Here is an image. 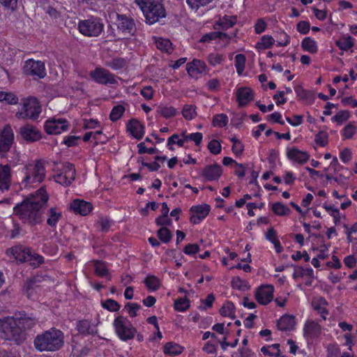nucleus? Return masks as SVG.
I'll use <instances>...</instances> for the list:
<instances>
[{"instance_id": "8", "label": "nucleus", "mask_w": 357, "mask_h": 357, "mask_svg": "<svg viewBox=\"0 0 357 357\" xmlns=\"http://www.w3.org/2000/svg\"><path fill=\"white\" fill-rule=\"evenodd\" d=\"M45 176V169L43 163L38 160L34 164H29L26 167L25 176L23 182L32 184L42 182Z\"/></svg>"}, {"instance_id": "22", "label": "nucleus", "mask_w": 357, "mask_h": 357, "mask_svg": "<svg viewBox=\"0 0 357 357\" xmlns=\"http://www.w3.org/2000/svg\"><path fill=\"white\" fill-rule=\"evenodd\" d=\"M236 98L239 106L243 107L254 98V93L248 87H241L236 91Z\"/></svg>"}, {"instance_id": "11", "label": "nucleus", "mask_w": 357, "mask_h": 357, "mask_svg": "<svg viewBox=\"0 0 357 357\" xmlns=\"http://www.w3.org/2000/svg\"><path fill=\"white\" fill-rule=\"evenodd\" d=\"M76 170L74 165L66 162L63 167V172L54 176L55 181L58 183L68 186L75 178Z\"/></svg>"}, {"instance_id": "48", "label": "nucleus", "mask_w": 357, "mask_h": 357, "mask_svg": "<svg viewBox=\"0 0 357 357\" xmlns=\"http://www.w3.org/2000/svg\"><path fill=\"white\" fill-rule=\"evenodd\" d=\"M157 111L166 119L174 116L177 113L176 109L173 107L159 106Z\"/></svg>"}, {"instance_id": "1", "label": "nucleus", "mask_w": 357, "mask_h": 357, "mask_svg": "<svg viewBox=\"0 0 357 357\" xmlns=\"http://www.w3.org/2000/svg\"><path fill=\"white\" fill-rule=\"evenodd\" d=\"M48 200L45 189L40 188L16 204L13 211L23 223L36 225L42 222L43 210L47 207Z\"/></svg>"}, {"instance_id": "19", "label": "nucleus", "mask_w": 357, "mask_h": 357, "mask_svg": "<svg viewBox=\"0 0 357 357\" xmlns=\"http://www.w3.org/2000/svg\"><path fill=\"white\" fill-rule=\"evenodd\" d=\"M222 174V168L217 163L206 165L202 172V176L209 181L218 180Z\"/></svg>"}, {"instance_id": "25", "label": "nucleus", "mask_w": 357, "mask_h": 357, "mask_svg": "<svg viewBox=\"0 0 357 357\" xmlns=\"http://www.w3.org/2000/svg\"><path fill=\"white\" fill-rule=\"evenodd\" d=\"M295 318L293 315L284 314L278 321V328L282 331H291L295 326Z\"/></svg>"}, {"instance_id": "63", "label": "nucleus", "mask_w": 357, "mask_h": 357, "mask_svg": "<svg viewBox=\"0 0 357 357\" xmlns=\"http://www.w3.org/2000/svg\"><path fill=\"white\" fill-rule=\"evenodd\" d=\"M155 223L158 226L171 225L172 220L168 218V215H161L155 220Z\"/></svg>"}, {"instance_id": "5", "label": "nucleus", "mask_w": 357, "mask_h": 357, "mask_svg": "<svg viewBox=\"0 0 357 357\" xmlns=\"http://www.w3.org/2000/svg\"><path fill=\"white\" fill-rule=\"evenodd\" d=\"M22 101V109L16 112L15 116L19 119L37 120L41 113V106L38 100L35 97L29 96L24 98Z\"/></svg>"}, {"instance_id": "10", "label": "nucleus", "mask_w": 357, "mask_h": 357, "mask_svg": "<svg viewBox=\"0 0 357 357\" xmlns=\"http://www.w3.org/2000/svg\"><path fill=\"white\" fill-rule=\"evenodd\" d=\"M90 76L93 80L100 84H116L117 80L115 76L108 70L102 68H96L90 72Z\"/></svg>"}, {"instance_id": "44", "label": "nucleus", "mask_w": 357, "mask_h": 357, "mask_svg": "<svg viewBox=\"0 0 357 357\" xmlns=\"http://www.w3.org/2000/svg\"><path fill=\"white\" fill-rule=\"evenodd\" d=\"M101 305L103 308L112 312H118L121 307L120 304L112 298H108L104 302H102Z\"/></svg>"}, {"instance_id": "38", "label": "nucleus", "mask_w": 357, "mask_h": 357, "mask_svg": "<svg viewBox=\"0 0 357 357\" xmlns=\"http://www.w3.org/2000/svg\"><path fill=\"white\" fill-rule=\"evenodd\" d=\"M235 306L231 302H227L220 310V313L223 317H230L231 318H235L234 315Z\"/></svg>"}, {"instance_id": "30", "label": "nucleus", "mask_w": 357, "mask_h": 357, "mask_svg": "<svg viewBox=\"0 0 357 357\" xmlns=\"http://www.w3.org/2000/svg\"><path fill=\"white\" fill-rule=\"evenodd\" d=\"M18 319V324L25 330L32 328L37 321L36 317L28 316L26 314H23Z\"/></svg>"}, {"instance_id": "15", "label": "nucleus", "mask_w": 357, "mask_h": 357, "mask_svg": "<svg viewBox=\"0 0 357 357\" xmlns=\"http://www.w3.org/2000/svg\"><path fill=\"white\" fill-rule=\"evenodd\" d=\"M274 289L272 285H262L257 289L255 298L261 305H267L273 298Z\"/></svg>"}, {"instance_id": "23", "label": "nucleus", "mask_w": 357, "mask_h": 357, "mask_svg": "<svg viewBox=\"0 0 357 357\" xmlns=\"http://www.w3.org/2000/svg\"><path fill=\"white\" fill-rule=\"evenodd\" d=\"M10 185V167L8 165H0V190H8Z\"/></svg>"}, {"instance_id": "40", "label": "nucleus", "mask_w": 357, "mask_h": 357, "mask_svg": "<svg viewBox=\"0 0 357 357\" xmlns=\"http://www.w3.org/2000/svg\"><path fill=\"white\" fill-rule=\"evenodd\" d=\"M158 238L164 243H168L172 238V234L166 227H162L157 231Z\"/></svg>"}, {"instance_id": "29", "label": "nucleus", "mask_w": 357, "mask_h": 357, "mask_svg": "<svg viewBox=\"0 0 357 357\" xmlns=\"http://www.w3.org/2000/svg\"><path fill=\"white\" fill-rule=\"evenodd\" d=\"M61 218V211L56 207H52L47 211V224L51 227H56Z\"/></svg>"}, {"instance_id": "33", "label": "nucleus", "mask_w": 357, "mask_h": 357, "mask_svg": "<svg viewBox=\"0 0 357 357\" xmlns=\"http://www.w3.org/2000/svg\"><path fill=\"white\" fill-rule=\"evenodd\" d=\"M236 16L225 15L219 19L217 24L222 29H227L236 24Z\"/></svg>"}, {"instance_id": "57", "label": "nucleus", "mask_w": 357, "mask_h": 357, "mask_svg": "<svg viewBox=\"0 0 357 357\" xmlns=\"http://www.w3.org/2000/svg\"><path fill=\"white\" fill-rule=\"evenodd\" d=\"M328 133L324 131H320L315 135V142L321 146H325L328 144Z\"/></svg>"}, {"instance_id": "35", "label": "nucleus", "mask_w": 357, "mask_h": 357, "mask_svg": "<svg viewBox=\"0 0 357 357\" xmlns=\"http://www.w3.org/2000/svg\"><path fill=\"white\" fill-rule=\"evenodd\" d=\"M144 282L150 291H156L160 287V280L155 275H148Z\"/></svg>"}, {"instance_id": "36", "label": "nucleus", "mask_w": 357, "mask_h": 357, "mask_svg": "<svg viewBox=\"0 0 357 357\" xmlns=\"http://www.w3.org/2000/svg\"><path fill=\"white\" fill-rule=\"evenodd\" d=\"M183 348L178 344L169 342L164 346V353L169 355H178L181 354Z\"/></svg>"}, {"instance_id": "53", "label": "nucleus", "mask_w": 357, "mask_h": 357, "mask_svg": "<svg viewBox=\"0 0 357 357\" xmlns=\"http://www.w3.org/2000/svg\"><path fill=\"white\" fill-rule=\"evenodd\" d=\"M96 225L102 232H107L112 225V221L107 217H101L98 220Z\"/></svg>"}, {"instance_id": "42", "label": "nucleus", "mask_w": 357, "mask_h": 357, "mask_svg": "<svg viewBox=\"0 0 357 357\" xmlns=\"http://www.w3.org/2000/svg\"><path fill=\"white\" fill-rule=\"evenodd\" d=\"M336 45L342 50L347 51L354 46L351 36L342 37L335 42Z\"/></svg>"}, {"instance_id": "50", "label": "nucleus", "mask_w": 357, "mask_h": 357, "mask_svg": "<svg viewBox=\"0 0 357 357\" xmlns=\"http://www.w3.org/2000/svg\"><path fill=\"white\" fill-rule=\"evenodd\" d=\"M179 136L177 134H174L171 137H169L167 139V146L169 149L173 151L174 149L173 148L174 144H177L180 147H183L184 146V140L183 139H178Z\"/></svg>"}, {"instance_id": "9", "label": "nucleus", "mask_w": 357, "mask_h": 357, "mask_svg": "<svg viewBox=\"0 0 357 357\" xmlns=\"http://www.w3.org/2000/svg\"><path fill=\"white\" fill-rule=\"evenodd\" d=\"M23 70L26 75L32 76L35 78L42 79L46 76L45 63L40 61L27 60L23 67Z\"/></svg>"}, {"instance_id": "59", "label": "nucleus", "mask_w": 357, "mask_h": 357, "mask_svg": "<svg viewBox=\"0 0 357 357\" xmlns=\"http://www.w3.org/2000/svg\"><path fill=\"white\" fill-rule=\"evenodd\" d=\"M231 286L233 288H236L239 290H245L248 286L245 282L241 280L239 277H234L231 280Z\"/></svg>"}, {"instance_id": "41", "label": "nucleus", "mask_w": 357, "mask_h": 357, "mask_svg": "<svg viewBox=\"0 0 357 357\" xmlns=\"http://www.w3.org/2000/svg\"><path fill=\"white\" fill-rule=\"evenodd\" d=\"M273 213L280 216H284L290 213V209L281 202H275L272 205Z\"/></svg>"}, {"instance_id": "14", "label": "nucleus", "mask_w": 357, "mask_h": 357, "mask_svg": "<svg viewBox=\"0 0 357 357\" xmlns=\"http://www.w3.org/2000/svg\"><path fill=\"white\" fill-rule=\"evenodd\" d=\"M116 25L119 31L130 36H133L136 31L134 20L126 15L117 14Z\"/></svg>"}, {"instance_id": "21", "label": "nucleus", "mask_w": 357, "mask_h": 357, "mask_svg": "<svg viewBox=\"0 0 357 357\" xmlns=\"http://www.w3.org/2000/svg\"><path fill=\"white\" fill-rule=\"evenodd\" d=\"M70 208L75 213L86 215L91 211L93 206L90 202L75 199L70 204Z\"/></svg>"}, {"instance_id": "34", "label": "nucleus", "mask_w": 357, "mask_h": 357, "mask_svg": "<svg viewBox=\"0 0 357 357\" xmlns=\"http://www.w3.org/2000/svg\"><path fill=\"white\" fill-rule=\"evenodd\" d=\"M301 46L305 51L312 54L316 53L318 50L316 41L310 37L305 38L301 43Z\"/></svg>"}, {"instance_id": "61", "label": "nucleus", "mask_w": 357, "mask_h": 357, "mask_svg": "<svg viewBox=\"0 0 357 357\" xmlns=\"http://www.w3.org/2000/svg\"><path fill=\"white\" fill-rule=\"evenodd\" d=\"M356 132V128L351 123L346 126L343 129V135L347 139L351 138Z\"/></svg>"}, {"instance_id": "37", "label": "nucleus", "mask_w": 357, "mask_h": 357, "mask_svg": "<svg viewBox=\"0 0 357 357\" xmlns=\"http://www.w3.org/2000/svg\"><path fill=\"white\" fill-rule=\"evenodd\" d=\"M3 101L9 105H16L18 103V98L12 92L0 91V102Z\"/></svg>"}, {"instance_id": "18", "label": "nucleus", "mask_w": 357, "mask_h": 357, "mask_svg": "<svg viewBox=\"0 0 357 357\" xmlns=\"http://www.w3.org/2000/svg\"><path fill=\"white\" fill-rule=\"evenodd\" d=\"M14 141V133L10 126H6L0 137V153L9 151Z\"/></svg>"}, {"instance_id": "56", "label": "nucleus", "mask_w": 357, "mask_h": 357, "mask_svg": "<svg viewBox=\"0 0 357 357\" xmlns=\"http://www.w3.org/2000/svg\"><path fill=\"white\" fill-rule=\"evenodd\" d=\"M213 0H186L188 5L195 10H197L201 6H205Z\"/></svg>"}, {"instance_id": "28", "label": "nucleus", "mask_w": 357, "mask_h": 357, "mask_svg": "<svg viewBox=\"0 0 357 357\" xmlns=\"http://www.w3.org/2000/svg\"><path fill=\"white\" fill-rule=\"evenodd\" d=\"M287 157L299 163H305L308 160L310 155L307 152L301 151L297 148H293L288 150Z\"/></svg>"}, {"instance_id": "6", "label": "nucleus", "mask_w": 357, "mask_h": 357, "mask_svg": "<svg viewBox=\"0 0 357 357\" xmlns=\"http://www.w3.org/2000/svg\"><path fill=\"white\" fill-rule=\"evenodd\" d=\"M104 24L99 17H91L78 22V30L86 37H98L104 30Z\"/></svg>"}, {"instance_id": "39", "label": "nucleus", "mask_w": 357, "mask_h": 357, "mask_svg": "<svg viewBox=\"0 0 357 357\" xmlns=\"http://www.w3.org/2000/svg\"><path fill=\"white\" fill-rule=\"evenodd\" d=\"M181 136L183 137L185 142L192 140L195 142L196 146L200 145L203 138V135L201 132H194L190 135H186V131H184L181 133Z\"/></svg>"}, {"instance_id": "62", "label": "nucleus", "mask_w": 357, "mask_h": 357, "mask_svg": "<svg viewBox=\"0 0 357 357\" xmlns=\"http://www.w3.org/2000/svg\"><path fill=\"white\" fill-rule=\"evenodd\" d=\"M297 31L302 34H307L310 29V23L307 21H301L297 24Z\"/></svg>"}, {"instance_id": "47", "label": "nucleus", "mask_w": 357, "mask_h": 357, "mask_svg": "<svg viewBox=\"0 0 357 357\" xmlns=\"http://www.w3.org/2000/svg\"><path fill=\"white\" fill-rule=\"evenodd\" d=\"M189 307L190 301L186 297L178 298L174 302V309L176 311L184 312Z\"/></svg>"}, {"instance_id": "2", "label": "nucleus", "mask_w": 357, "mask_h": 357, "mask_svg": "<svg viewBox=\"0 0 357 357\" xmlns=\"http://www.w3.org/2000/svg\"><path fill=\"white\" fill-rule=\"evenodd\" d=\"M64 344V335L60 330L52 328L34 339L33 345L38 351H55L60 349Z\"/></svg>"}, {"instance_id": "24", "label": "nucleus", "mask_w": 357, "mask_h": 357, "mask_svg": "<svg viewBox=\"0 0 357 357\" xmlns=\"http://www.w3.org/2000/svg\"><path fill=\"white\" fill-rule=\"evenodd\" d=\"M304 335L308 338L317 337L321 333V326L317 323L311 321L305 323L304 326Z\"/></svg>"}, {"instance_id": "4", "label": "nucleus", "mask_w": 357, "mask_h": 357, "mask_svg": "<svg viewBox=\"0 0 357 357\" xmlns=\"http://www.w3.org/2000/svg\"><path fill=\"white\" fill-rule=\"evenodd\" d=\"M140 7L146 19V22L153 24L166 17V11L163 5L153 0H135Z\"/></svg>"}, {"instance_id": "55", "label": "nucleus", "mask_w": 357, "mask_h": 357, "mask_svg": "<svg viewBox=\"0 0 357 357\" xmlns=\"http://www.w3.org/2000/svg\"><path fill=\"white\" fill-rule=\"evenodd\" d=\"M208 149L212 154L218 155L221 152L222 146L218 140L212 139L208 144Z\"/></svg>"}, {"instance_id": "43", "label": "nucleus", "mask_w": 357, "mask_h": 357, "mask_svg": "<svg viewBox=\"0 0 357 357\" xmlns=\"http://www.w3.org/2000/svg\"><path fill=\"white\" fill-rule=\"evenodd\" d=\"M125 112V107L121 105L114 106L109 114V119L115 122L120 119Z\"/></svg>"}, {"instance_id": "13", "label": "nucleus", "mask_w": 357, "mask_h": 357, "mask_svg": "<svg viewBox=\"0 0 357 357\" xmlns=\"http://www.w3.org/2000/svg\"><path fill=\"white\" fill-rule=\"evenodd\" d=\"M18 133L22 139L29 143L37 142L41 138L40 130L31 124L20 127Z\"/></svg>"}, {"instance_id": "46", "label": "nucleus", "mask_w": 357, "mask_h": 357, "mask_svg": "<svg viewBox=\"0 0 357 357\" xmlns=\"http://www.w3.org/2000/svg\"><path fill=\"white\" fill-rule=\"evenodd\" d=\"M245 61L244 54H238L235 56V67L238 75H242L245 69Z\"/></svg>"}, {"instance_id": "26", "label": "nucleus", "mask_w": 357, "mask_h": 357, "mask_svg": "<svg viewBox=\"0 0 357 357\" xmlns=\"http://www.w3.org/2000/svg\"><path fill=\"white\" fill-rule=\"evenodd\" d=\"M187 71L191 77L197 76L205 71L206 64L204 62L194 59L191 63L187 64Z\"/></svg>"}, {"instance_id": "17", "label": "nucleus", "mask_w": 357, "mask_h": 357, "mask_svg": "<svg viewBox=\"0 0 357 357\" xmlns=\"http://www.w3.org/2000/svg\"><path fill=\"white\" fill-rule=\"evenodd\" d=\"M211 207L208 204L193 206L190 211L192 213L190 222L193 224L200 223L209 213Z\"/></svg>"}, {"instance_id": "7", "label": "nucleus", "mask_w": 357, "mask_h": 357, "mask_svg": "<svg viewBox=\"0 0 357 357\" xmlns=\"http://www.w3.org/2000/svg\"><path fill=\"white\" fill-rule=\"evenodd\" d=\"M113 326L116 335L123 341L132 340L137 332L130 321L123 316H118L114 319Z\"/></svg>"}, {"instance_id": "64", "label": "nucleus", "mask_w": 357, "mask_h": 357, "mask_svg": "<svg viewBox=\"0 0 357 357\" xmlns=\"http://www.w3.org/2000/svg\"><path fill=\"white\" fill-rule=\"evenodd\" d=\"M199 251V246L197 244H188L183 249L185 254L192 255Z\"/></svg>"}, {"instance_id": "16", "label": "nucleus", "mask_w": 357, "mask_h": 357, "mask_svg": "<svg viewBox=\"0 0 357 357\" xmlns=\"http://www.w3.org/2000/svg\"><path fill=\"white\" fill-rule=\"evenodd\" d=\"M8 255L13 256L15 259L20 262L32 260V255L29 248L21 245L14 246L6 250Z\"/></svg>"}, {"instance_id": "60", "label": "nucleus", "mask_w": 357, "mask_h": 357, "mask_svg": "<svg viewBox=\"0 0 357 357\" xmlns=\"http://www.w3.org/2000/svg\"><path fill=\"white\" fill-rule=\"evenodd\" d=\"M224 60V57L218 54H210L208 56V61L211 66L220 64Z\"/></svg>"}, {"instance_id": "58", "label": "nucleus", "mask_w": 357, "mask_h": 357, "mask_svg": "<svg viewBox=\"0 0 357 357\" xmlns=\"http://www.w3.org/2000/svg\"><path fill=\"white\" fill-rule=\"evenodd\" d=\"M349 118V112L348 111H340L332 118V121L337 122L338 124L342 123L344 121Z\"/></svg>"}, {"instance_id": "45", "label": "nucleus", "mask_w": 357, "mask_h": 357, "mask_svg": "<svg viewBox=\"0 0 357 357\" xmlns=\"http://www.w3.org/2000/svg\"><path fill=\"white\" fill-rule=\"evenodd\" d=\"M196 107L192 105H185L182 109V114L186 120H192L197 116Z\"/></svg>"}, {"instance_id": "32", "label": "nucleus", "mask_w": 357, "mask_h": 357, "mask_svg": "<svg viewBox=\"0 0 357 357\" xmlns=\"http://www.w3.org/2000/svg\"><path fill=\"white\" fill-rule=\"evenodd\" d=\"M95 273L100 276H107L108 280H111V275L108 273V268L106 266V263L102 261L96 260L94 261Z\"/></svg>"}, {"instance_id": "3", "label": "nucleus", "mask_w": 357, "mask_h": 357, "mask_svg": "<svg viewBox=\"0 0 357 357\" xmlns=\"http://www.w3.org/2000/svg\"><path fill=\"white\" fill-rule=\"evenodd\" d=\"M0 332L3 333L6 340L13 341L17 344H20L25 340V333L16 319L13 317L0 319Z\"/></svg>"}, {"instance_id": "31", "label": "nucleus", "mask_w": 357, "mask_h": 357, "mask_svg": "<svg viewBox=\"0 0 357 357\" xmlns=\"http://www.w3.org/2000/svg\"><path fill=\"white\" fill-rule=\"evenodd\" d=\"M155 45L158 49L167 53H171L173 50L172 44L169 39L163 38H155Z\"/></svg>"}, {"instance_id": "20", "label": "nucleus", "mask_w": 357, "mask_h": 357, "mask_svg": "<svg viewBox=\"0 0 357 357\" xmlns=\"http://www.w3.org/2000/svg\"><path fill=\"white\" fill-rule=\"evenodd\" d=\"M144 126L137 119H132L127 123V130L137 139H141L144 134Z\"/></svg>"}, {"instance_id": "49", "label": "nucleus", "mask_w": 357, "mask_h": 357, "mask_svg": "<svg viewBox=\"0 0 357 357\" xmlns=\"http://www.w3.org/2000/svg\"><path fill=\"white\" fill-rule=\"evenodd\" d=\"M274 38L268 35L262 36L261 41L257 44L259 49H268L270 48L274 43Z\"/></svg>"}, {"instance_id": "51", "label": "nucleus", "mask_w": 357, "mask_h": 357, "mask_svg": "<svg viewBox=\"0 0 357 357\" xmlns=\"http://www.w3.org/2000/svg\"><path fill=\"white\" fill-rule=\"evenodd\" d=\"M228 123V117L225 114H216L213 116V124L220 128L225 126Z\"/></svg>"}, {"instance_id": "12", "label": "nucleus", "mask_w": 357, "mask_h": 357, "mask_svg": "<svg viewBox=\"0 0 357 357\" xmlns=\"http://www.w3.org/2000/svg\"><path fill=\"white\" fill-rule=\"evenodd\" d=\"M69 123L64 119H50L45 123V129L47 133L50 135H59L68 128Z\"/></svg>"}, {"instance_id": "27", "label": "nucleus", "mask_w": 357, "mask_h": 357, "mask_svg": "<svg viewBox=\"0 0 357 357\" xmlns=\"http://www.w3.org/2000/svg\"><path fill=\"white\" fill-rule=\"evenodd\" d=\"M96 326L92 325L87 319L79 321L77 324V328L79 333L83 335H93L97 333Z\"/></svg>"}, {"instance_id": "54", "label": "nucleus", "mask_w": 357, "mask_h": 357, "mask_svg": "<svg viewBox=\"0 0 357 357\" xmlns=\"http://www.w3.org/2000/svg\"><path fill=\"white\" fill-rule=\"evenodd\" d=\"M126 62L123 59L116 58L109 61H107L106 66L112 68L113 70H119L125 66Z\"/></svg>"}, {"instance_id": "52", "label": "nucleus", "mask_w": 357, "mask_h": 357, "mask_svg": "<svg viewBox=\"0 0 357 357\" xmlns=\"http://www.w3.org/2000/svg\"><path fill=\"white\" fill-rule=\"evenodd\" d=\"M124 309L127 310L130 317H135L137 316V311L141 309V305L136 303H127Z\"/></svg>"}]
</instances>
